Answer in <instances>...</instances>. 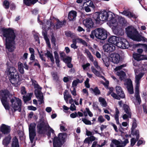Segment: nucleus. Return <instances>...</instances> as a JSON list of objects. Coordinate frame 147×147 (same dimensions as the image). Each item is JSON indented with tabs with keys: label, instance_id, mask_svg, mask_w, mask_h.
<instances>
[{
	"label": "nucleus",
	"instance_id": "13",
	"mask_svg": "<svg viewBox=\"0 0 147 147\" xmlns=\"http://www.w3.org/2000/svg\"><path fill=\"white\" fill-rule=\"evenodd\" d=\"M6 72L9 77H13L15 76L18 74L15 68L12 66H7Z\"/></svg>",
	"mask_w": 147,
	"mask_h": 147
},
{
	"label": "nucleus",
	"instance_id": "53",
	"mask_svg": "<svg viewBox=\"0 0 147 147\" xmlns=\"http://www.w3.org/2000/svg\"><path fill=\"white\" fill-rule=\"evenodd\" d=\"M65 124L63 123V124L60 125V129L61 131H65L67 129L65 127Z\"/></svg>",
	"mask_w": 147,
	"mask_h": 147
},
{
	"label": "nucleus",
	"instance_id": "17",
	"mask_svg": "<svg viewBox=\"0 0 147 147\" xmlns=\"http://www.w3.org/2000/svg\"><path fill=\"white\" fill-rule=\"evenodd\" d=\"M125 84L127 85V88L130 94L134 93L133 87L132 82L130 79H127L125 80Z\"/></svg>",
	"mask_w": 147,
	"mask_h": 147
},
{
	"label": "nucleus",
	"instance_id": "6",
	"mask_svg": "<svg viewBox=\"0 0 147 147\" xmlns=\"http://www.w3.org/2000/svg\"><path fill=\"white\" fill-rule=\"evenodd\" d=\"M108 12L103 11L100 12H96L93 15V18L97 24H99L100 21L107 20Z\"/></svg>",
	"mask_w": 147,
	"mask_h": 147
},
{
	"label": "nucleus",
	"instance_id": "54",
	"mask_svg": "<svg viewBox=\"0 0 147 147\" xmlns=\"http://www.w3.org/2000/svg\"><path fill=\"white\" fill-rule=\"evenodd\" d=\"M111 96L117 100L120 99V98H121L119 95L118 96L116 94L113 92L112 93Z\"/></svg>",
	"mask_w": 147,
	"mask_h": 147
},
{
	"label": "nucleus",
	"instance_id": "24",
	"mask_svg": "<svg viewBox=\"0 0 147 147\" xmlns=\"http://www.w3.org/2000/svg\"><path fill=\"white\" fill-rule=\"evenodd\" d=\"M133 57L134 59L137 61L142 60H147V57L143 55H141L137 53H135L133 54Z\"/></svg>",
	"mask_w": 147,
	"mask_h": 147
},
{
	"label": "nucleus",
	"instance_id": "52",
	"mask_svg": "<svg viewBox=\"0 0 147 147\" xmlns=\"http://www.w3.org/2000/svg\"><path fill=\"white\" fill-rule=\"evenodd\" d=\"M131 113H126L124 114L122 117L124 120L127 119L128 118H131Z\"/></svg>",
	"mask_w": 147,
	"mask_h": 147
},
{
	"label": "nucleus",
	"instance_id": "60",
	"mask_svg": "<svg viewBox=\"0 0 147 147\" xmlns=\"http://www.w3.org/2000/svg\"><path fill=\"white\" fill-rule=\"evenodd\" d=\"M59 55L60 57L61 58V59L63 60V59L65 58L66 57L65 53L63 52H60L59 53Z\"/></svg>",
	"mask_w": 147,
	"mask_h": 147
},
{
	"label": "nucleus",
	"instance_id": "56",
	"mask_svg": "<svg viewBox=\"0 0 147 147\" xmlns=\"http://www.w3.org/2000/svg\"><path fill=\"white\" fill-rule=\"evenodd\" d=\"M9 3L8 1L7 0H5L3 2V5L5 8L6 9H8L9 7Z\"/></svg>",
	"mask_w": 147,
	"mask_h": 147
},
{
	"label": "nucleus",
	"instance_id": "40",
	"mask_svg": "<svg viewBox=\"0 0 147 147\" xmlns=\"http://www.w3.org/2000/svg\"><path fill=\"white\" fill-rule=\"evenodd\" d=\"M32 94V93H30L28 94L26 96H24L23 98L24 101L26 102L30 100Z\"/></svg>",
	"mask_w": 147,
	"mask_h": 147
},
{
	"label": "nucleus",
	"instance_id": "20",
	"mask_svg": "<svg viewBox=\"0 0 147 147\" xmlns=\"http://www.w3.org/2000/svg\"><path fill=\"white\" fill-rule=\"evenodd\" d=\"M121 37H118L115 36H113L110 37L108 39V42L117 46V44L119 42V40Z\"/></svg>",
	"mask_w": 147,
	"mask_h": 147
},
{
	"label": "nucleus",
	"instance_id": "37",
	"mask_svg": "<svg viewBox=\"0 0 147 147\" xmlns=\"http://www.w3.org/2000/svg\"><path fill=\"white\" fill-rule=\"evenodd\" d=\"M67 90H65L64 93L63 95L64 100H65L66 102L67 103L68 99L71 98V96L70 94H67Z\"/></svg>",
	"mask_w": 147,
	"mask_h": 147
},
{
	"label": "nucleus",
	"instance_id": "25",
	"mask_svg": "<svg viewBox=\"0 0 147 147\" xmlns=\"http://www.w3.org/2000/svg\"><path fill=\"white\" fill-rule=\"evenodd\" d=\"M117 93L122 98L125 97V95L121 87L119 86H117L115 87Z\"/></svg>",
	"mask_w": 147,
	"mask_h": 147
},
{
	"label": "nucleus",
	"instance_id": "14",
	"mask_svg": "<svg viewBox=\"0 0 147 147\" xmlns=\"http://www.w3.org/2000/svg\"><path fill=\"white\" fill-rule=\"evenodd\" d=\"M83 6H84L85 10L86 12H89L91 10L89 7L90 6L94 8V5H93L92 2L90 0H84L83 1Z\"/></svg>",
	"mask_w": 147,
	"mask_h": 147
},
{
	"label": "nucleus",
	"instance_id": "46",
	"mask_svg": "<svg viewBox=\"0 0 147 147\" xmlns=\"http://www.w3.org/2000/svg\"><path fill=\"white\" fill-rule=\"evenodd\" d=\"M63 62L66 63H71V58L70 57L66 56V57L63 59Z\"/></svg>",
	"mask_w": 147,
	"mask_h": 147
},
{
	"label": "nucleus",
	"instance_id": "45",
	"mask_svg": "<svg viewBox=\"0 0 147 147\" xmlns=\"http://www.w3.org/2000/svg\"><path fill=\"white\" fill-rule=\"evenodd\" d=\"M80 80L79 79H77L76 80H74L72 83V87L74 88H76V86L79 83H80Z\"/></svg>",
	"mask_w": 147,
	"mask_h": 147
},
{
	"label": "nucleus",
	"instance_id": "47",
	"mask_svg": "<svg viewBox=\"0 0 147 147\" xmlns=\"http://www.w3.org/2000/svg\"><path fill=\"white\" fill-rule=\"evenodd\" d=\"M82 121L86 124L88 125H91L92 123L90 121L86 118H82Z\"/></svg>",
	"mask_w": 147,
	"mask_h": 147
},
{
	"label": "nucleus",
	"instance_id": "28",
	"mask_svg": "<svg viewBox=\"0 0 147 147\" xmlns=\"http://www.w3.org/2000/svg\"><path fill=\"white\" fill-rule=\"evenodd\" d=\"M116 74L119 77V78L121 80H123L126 77L125 73L122 71H118Z\"/></svg>",
	"mask_w": 147,
	"mask_h": 147
},
{
	"label": "nucleus",
	"instance_id": "58",
	"mask_svg": "<svg viewBox=\"0 0 147 147\" xmlns=\"http://www.w3.org/2000/svg\"><path fill=\"white\" fill-rule=\"evenodd\" d=\"M89 79L88 78H87L86 79V80L84 82L86 87L88 88H89L90 87V85L89 83Z\"/></svg>",
	"mask_w": 147,
	"mask_h": 147
},
{
	"label": "nucleus",
	"instance_id": "48",
	"mask_svg": "<svg viewBox=\"0 0 147 147\" xmlns=\"http://www.w3.org/2000/svg\"><path fill=\"white\" fill-rule=\"evenodd\" d=\"M129 143V141L128 139H126L122 143V145H119L117 146L116 147H124L126 144Z\"/></svg>",
	"mask_w": 147,
	"mask_h": 147
},
{
	"label": "nucleus",
	"instance_id": "55",
	"mask_svg": "<svg viewBox=\"0 0 147 147\" xmlns=\"http://www.w3.org/2000/svg\"><path fill=\"white\" fill-rule=\"evenodd\" d=\"M76 40L77 42H81L84 45H86V41L83 40L82 39L80 38H77L76 39Z\"/></svg>",
	"mask_w": 147,
	"mask_h": 147
},
{
	"label": "nucleus",
	"instance_id": "64",
	"mask_svg": "<svg viewBox=\"0 0 147 147\" xmlns=\"http://www.w3.org/2000/svg\"><path fill=\"white\" fill-rule=\"evenodd\" d=\"M28 109L29 110L35 111L36 110V108L32 106L28 107Z\"/></svg>",
	"mask_w": 147,
	"mask_h": 147
},
{
	"label": "nucleus",
	"instance_id": "12",
	"mask_svg": "<svg viewBox=\"0 0 147 147\" xmlns=\"http://www.w3.org/2000/svg\"><path fill=\"white\" fill-rule=\"evenodd\" d=\"M117 46L121 49H125L128 48L130 46L129 43L125 39L121 37Z\"/></svg>",
	"mask_w": 147,
	"mask_h": 147
},
{
	"label": "nucleus",
	"instance_id": "22",
	"mask_svg": "<svg viewBox=\"0 0 147 147\" xmlns=\"http://www.w3.org/2000/svg\"><path fill=\"white\" fill-rule=\"evenodd\" d=\"M40 89H36L35 91V94L36 98L38 99V101H40V104L42 103L43 101V96L42 93L39 90Z\"/></svg>",
	"mask_w": 147,
	"mask_h": 147
},
{
	"label": "nucleus",
	"instance_id": "43",
	"mask_svg": "<svg viewBox=\"0 0 147 147\" xmlns=\"http://www.w3.org/2000/svg\"><path fill=\"white\" fill-rule=\"evenodd\" d=\"M52 76L54 80H58L59 78V76L57 72H53L51 73Z\"/></svg>",
	"mask_w": 147,
	"mask_h": 147
},
{
	"label": "nucleus",
	"instance_id": "4",
	"mask_svg": "<svg viewBox=\"0 0 147 147\" xmlns=\"http://www.w3.org/2000/svg\"><path fill=\"white\" fill-rule=\"evenodd\" d=\"M38 131L40 134H43L46 131L47 129L53 134H54V131L49 125L46 121H40L37 125Z\"/></svg>",
	"mask_w": 147,
	"mask_h": 147
},
{
	"label": "nucleus",
	"instance_id": "34",
	"mask_svg": "<svg viewBox=\"0 0 147 147\" xmlns=\"http://www.w3.org/2000/svg\"><path fill=\"white\" fill-rule=\"evenodd\" d=\"M18 69L19 71L22 74L24 73L23 64L21 62H19L18 63Z\"/></svg>",
	"mask_w": 147,
	"mask_h": 147
},
{
	"label": "nucleus",
	"instance_id": "19",
	"mask_svg": "<svg viewBox=\"0 0 147 147\" xmlns=\"http://www.w3.org/2000/svg\"><path fill=\"white\" fill-rule=\"evenodd\" d=\"M91 69L92 72L96 76L100 77L102 79H104L105 82L103 83V84L106 86H108L109 84V81L107 80L105 78L102 76H101L100 72L97 71L96 70L94 67L92 66L91 67Z\"/></svg>",
	"mask_w": 147,
	"mask_h": 147
},
{
	"label": "nucleus",
	"instance_id": "1",
	"mask_svg": "<svg viewBox=\"0 0 147 147\" xmlns=\"http://www.w3.org/2000/svg\"><path fill=\"white\" fill-rule=\"evenodd\" d=\"M3 36L5 38L6 47L10 52L14 51L15 49V39L16 37L13 30L10 28L3 30Z\"/></svg>",
	"mask_w": 147,
	"mask_h": 147
},
{
	"label": "nucleus",
	"instance_id": "39",
	"mask_svg": "<svg viewBox=\"0 0 147 147\" xmlns=\"http://www.w3.org/2000/svg\"><path fill=\"white\" fill-rule=\"evenodd\" d=\"M57 24L56 25L57 29L61 27L64 24L63 22H60L58 19H56Z\"/></svg>",
	"mask_w": 147,
	"mask_h": 147
},
{
	"label": "nucleus",
	"instance_id": "44",
	"mask_svg": "<svg viewBox=\"0 0 147 147\" xmlns=\"http://www.w3.org/2000/svg\"><path fill=\"white\" fill-rule=\"evenodd\" d=\"M123 108L126 113H131L129 107L126 105H124Z\"/></svg>",
	"mask_w": 147,
	"mask_h": 147
},
{
	"label": "nucleus",
	"instance_id": "38",
	"mask_svg": "<svg viewBox=\"0 0 147 147\" xmlns=\"http://www.w3.org/2000/svg\"><path fill=\"white\" fill-rule=\"evenodd\" d=\"M120 13L128 17H133V14L131 13L130 12L127 11H124L123 12H121Z\"/></svg>",
	"mask_w": 147,
	"mask_h": 147
},
{
	"label": "nucleus",
	"instance_id": "26",
	"mask_svg": "<svg viewBox=\"0 0 147 147\" xmlns=\"http://www.w3.org/2000/svg\"><path fill=\"white\" fill-rule=\"evenodd\" d=\"M77 16L76 12L74 11H70L68 14V19L70 21H73L76 19Z\"/></svg>",
	"mask_w": 147,
	"mask_h": 147
},
{
	"label": "nucleus",
	"instance_id": "59",
	"mask_svg": "<svg viewBox=\"0 0 147 147\" xmlns=\"http://www.w3.org/2000/svg\"><path fill=\"white\" fill-rule=\"evenodd\" d=\"M70 110L71 111H74L76 109V107L75 105L73 104H71L69 108Z\"/></svg>",
	"mask_w": 147,
	"mask_h": 147
},
{
	"label": "nucleus",
	"instance_id": "50",
	"mask_svg": "<svg viewBox=\"0 0 147 147\" xmlns=\"http://www.w3.org/2000/svg\"><path fill=\"white\" fill-rule=\"evenodd\" d=\"M98 120L99 123H102L105 122V120L102 115H100L98 117Z\"/></svg>",
	"mask_w": 147,
	"mask_h": 147
},
{
	"label": "nucleus",
	"instance_id": "5",
	"mask_svg": "<svg viewBox=\"0 0 147 147\" xmlns=\"http://www.w3.org/2000/svg\"><path fill=\"white\" fill-rule=\"evenodd\" d=\"M9 92L6 90L0 91V98L1 102L5 109L9 110V106L7 101V98L9 97Z\"/></svg>",
	"mask_w": 147,
	"mask_h": 147
},
{
	"label": "nucleus",
	"instance_id": "31",
	"mask_svg": "<svg viewBox=\"0 0 147 147\" xmlns=\"http://www.w3.org/2000/svg\"><path fill=\"white\" fill-rule=\"evenodd\" d=\"M45 55L48 58H50L52 62L53 63L54 62V59L52 53L47 51V53L45 54Z\"/></svg>",
	"mask_w": 147,
	"mask_h": 147
},
{
	"label": "nucleus",
	"instance_id": "29",
	"mask_svg": "<svg viewBox=\"0 0 147 147\" xmlns=\"http://www.w3.org/2000/svg\"><path fill=\"white\" fill-rule=\"evenodd\" d=\"M119 112L118 109L116 108H115V111L114 115V118L116 121V123L117 124L119 125L120 124L119 121Z\"/></svg>",
	"mask_w": 147,
	"mask_h": 147
},
{
	"label": "nucleus",
	"instance_id": "35",
	"mask_svg": "<svg viewBox=\"0 0 147 147\" xmlns=\"http://www.w3.org/2000/svg\"><path fill=\"white\" fill-rule=\"evenodd\" d=\"M12 147H19L18 140L16 137H14L12 140Z\"/></svg>",
	"mask_w": 147,
	"mask_h": 147
},
{
	"label": "nucleus",
	"instance_id": "61",
	"mask_svg": "<svg viewBox=\"0 0 147 147\" xmlns=\"http://www.w3.org/2000/svg\"><path fill=\"white\" fill-rule=\"evenodd\" d=\"M21 94L23 95L26 94V92L25 90V88L24 87H22L21 88Z\"/></svg>",
	"mask_w": 147,
	"mask_h": 147
},
{
	"label": "nucleus",
	"instance_id": "42",
	"mask_svg": "<svg viewBox=\"0 0 147 147\" xmlns=\"http://www.w3.org/2000/svg\"><path fill=\"white\" fill-rule=\"evenodd\" d=\"M85 53L87 54L89 59L92 61H94V59L92 56L89 51L88 50H85Z\"/></svg>",
	"mask_w": 147,
	"mask_h": 147
},
{
	"label": "nucleus",
	"instance_id": "49",
	"mask_svg": "<svg viewBox=\"0 0 147 147\" xmlns=\"http://www.w3.org/2000/svg\"><path fill=\"white\" fill-rule=\"evenodd\" d=\"M32 84L34 86L35 88H36L37 89H41V88L39 86L38 84L36 83V82L34 80H32Z\"/></svg>",
	"mask_w": 147,
	"mask_h": 147
},
{
	"label": "nucleus",
	"instance_id": "33",
	"mask_svg": "<svg viewBox=\"0 0 147 147\" xmlns=\"http://www.w3.org/2000/svg\"><path fill=\"white\" fill-rule=\"evenodd\" d=\"M44 24L45 25L44 26V25H43L42 28H44L45 30H49L52 25L50 20L47 21L46 24Z\"/></svg>",
	"mask_w": 147,
	"mask_h": 147
},
{
	"label": "nucleus",
	"instance_id": "62",
	"mask_svg": "<svg viewBox=\"0 0 147 147\" xmlns=\"http://www.w3.org/2000/svg\"><path fill=\"white\" fill-rule=\"evenodd\" d=\"M86 111L88 114L89 116L90 117H92L93 115L92 113L90 111L88 108L86 109Z\"/></svg>",
	"mask_w": 147,
	"mask_h": 147
},
{
	"label": "nucleus",
	"instance_id": "15",
	"mask_svg": "<svg viewBox=\"0 0 147 147\" xmlns=\"http://www.w3.org/2000/svg\"><path fill=\"white\" fill-rule=\"evenodd\" d=\"M11 131V128L9 125L2 124L0 126V131L4 134H9Z\"/></svg>",
	"mask_w": 147,
	"mask_h": 147
},
{
	"label": "nucleus",
	"instance_id": "41",
	"mask_svg": "<svg viewBox=\"0 0 147 147\" xmlns=\"http://www.w3.org/2000/svg\"><path fill=\"white\" fill-rule=\"evenodd\" d=\"M85 53L87 54L89 59L92 61H94V59L92 56L89 51L88 50H85Z\"/></svg>",
	"mask_w": 147,
	"mask_h": 147
},
{
	"label": "nucleus",
	"instance_id": "10",
	"mask_svg": "<svg viewBox=\"0 0 147 147\" xmlns=\"http://www.w3.org/2000/svg\"><path fill=\"white\" fill-rule=\"evenodd\" d=\"M36 124L35 123H31L29 126V137L32 143H33V140L36 136Z\"/></svg>",
	"mask_w": 147,
	"mask_h": 147
},
{
	"label": "nucleus",
	"instance_id": "51",
	"mask_svg": "<svg viewBox=\"0 0 147 147\" xmlns=\"http://www.w3.org/2000/svg\"><path fill=\"white\" fill-rule=\"evenodd\" d=\"M92 90L95 95H98L100 94V91L97 87H96L94 89H92Z\"/></svg>",
	"mask_w": 147,
	"mask_h": 147
},
{
	"label": "nucleus",
	"instance_id": "16",
	"mask_svg": "<svg viewBox=\"0 0 147 147\" xmlns=\"http://www.w3.org/2000/svg\"><path fill=\"white\" fill-rule=\"evenodd\" d=\"M109 59L114 63L117 64L119 62L120 56L117 53H113L110 55Z\"/></svg>",
	"mask_w": 147,
	"mask_h": 147
},
{
	"label": "nucleus",
	"instance_id": "8",
	"mask_svg": "<svg viewBox=\"0 0 147 147\" xmlns=\"http://www.w3.org/2000/svg\"><path fill=\"white\" fill-rule=\"evenodd\" d=\"M10 102L11 107L14 111H21L22 102L18 98L14 97L11 99Z\"/></svg>",
	"mask_w": 147,
	"mask_h": 147
},
{
	"label": "nucleus",
	"instance_id": "57",
	"mask_svg": "<svg viewBox=\"0 0 147 147\" xmlns=\"http://www.w3.org/2000/svg\"><path fill=\"white\" fill-rule=\"evenodd\" d=\"M54 57L55 59V61L57 60V61L58 60H59V55L57 52L56 51H55L54 52Z\"/></svg>",
	"mask_w": 147,
	"mask_h": 147
},
{
	"label": "nucleus",
	"instance_id": "36",
	"mask_svg": "<svg viewBox=\"0 0 147 147\" xmlns=\"http://www.w3.org/2000/svg\"><path fill=\"white\" fill-rule=\"evenodd\" d=\"M99 101L102 106L103 107H106L107 106V103L104 98L100 97L99 98Z\"/></svg>",
	"mask_w": 147,
	"mask_h": 147
},
{
	"label": "nucleus",
	"instance_id": "9",
	"mask_svg": "<svg viewBox=\"0 0 147 147\" xmlns=\"http://www.w3.org/2000/svg\"><path fill=\"white\" fill-rule=\"evenodd\" d=\"M95 34L96 38L102 40H104L107 37V31L103 28H98L95 29Z\"/></svg>",
	"mask_w": 147,
	"mask_h": 147
},
{
	"label": "nucleus",
	"instance_id": "32",
	"mask_svg": "<svg viewBox=\"0 0 147 147\" xmlns=\"http://www.w3.org/2000/svg\"><path fill=\"white\" fill-rule=\"evenodd\" d=\"M11 138L10 135L6 137L3 141V144L5 145H7L10 142Z\"/></svg>",
	"mask_w": 147,
	"mask_h": 147
},
{
	"label": "nucleus",
	"instance_id": "11",
	"mask_svg": "<svg viewBox=\"0 0 147 147\" xmlns=\"http://www.w3.org/2000/svg\"><path fill=\"white\" fill-rule=\"evenodd\" d=\"M107 20L110 21L111 24H112L115 27L114 30L116 31L117 23L116 19L115 18V15L114 13L111 12H108Z\"/></svg>",
	"mask_w": 147,
	"mask_h": 147
},
{
	"label": "nucleus",
	"instance_id": "3",
	"mask_svg": "<svg viewBox=\"0 0 147 147\" xmlns=\"http://www.w3.org/2000/svg\"><path fill=\"white\" fill-rule=\"evenodd\" d=\"M135 82L136 84L135 90V96L136 99L134 101V104L136 105H140L141 102V100L139 95V87L141 79L144 75V73H140L138 75L136 74V71L135 70Z\"/></svg>",
	"mask_w": 147,
	"mask_h": 147
},
{
	"label": "nucleus",
	"instance_id": "63",
	"mask_svg": "<svg viewBox=\"0 0 147 147\" xmlns=\"http://www.w3.org/2000/svg\"><path fill=\"white\" fill-rule=\"evenodd\" d=\"M124 66H125L124 65H121L120 66L116 67L114 69V70L116 71H117L118 70H119L121 69H122V68L124 67Z\"/></svg>",
	"mask_w": 147,
	"mask_h": 147
},
{
	"label": "nucleus",
	"instance_id": "23",
	"mask_svg": "<svg viewBox=\"0 0 147 147\" xmlns=\"http://www.w3.org/2000/svg\"><path fill=\"white\" fill-rule=\"evenodd\" d=\"M11 82L15 86H17L19 82L18 74L13 77H10Z\"/></svg>",
	"mask_w": 147,
	"mask_h": 147
},
{
	"label": "nucleus",
	"instance_id": "30",
	"mask_svg": "<svg viewBox=\"0 0 147 147\" xmlns=\"http://www.w3.org/2000/svg\"><path fill=\"white\" fill-rule=\"evenodd\" d=\"M123 142L121 143L119 141L115 139L113 140L111 142L110 144V147H114V145L117 146L120 144H122Z\"/></svg>",
	"mask_w": 147,
	"mask_h": 147
},
{
	"label": "nucleus",
	"instance_id": "18",
	"mask_svg": "<svg viewBox=\"0 0 147 147\" xmlns=\"http://www.w3.org/2000/svg\"><path fill=\"white\" fill-rule=\"evenodd\" d=\"M103 47L104 51L107 52H112L115 50V46L110 43L104 45Z\"/></svg>",
	"mask_w": 147,
	"mask_h": 147
},
{
	"label": "nucleus",
	"instance_id": "2",
	"mask_svg": "<svg viewBox=\"0 0 147 147\" xmlns=\"http://www.w3.org/2000/svg\"><path fill=\"white\" fill-rule=\"evenodd\" d=\"M126 32L127 36L132 40L144 42L147 41V39L144 37L140 35L136 29L132 26L128 27L126 28Z\"/></svg>",
	"mask_w": 147,
	"mask_h": 147
},
{
	"label": "nucleus",
	"instance_id": "21",
	"mask_svg": "<svg viewBox=\"0 0 147 147\" xmlns=\"http://www.w3.org/2000/svg\"><path fill=\"white\" fill-rule=\"evenodd\" d=\"M83 24L86 27L88 28H92L94 24L92 20L89 18L84 20L83 21Z\"/></svg>",
	"mask_w": 147,
	"mask_h": 147
},
{
	"label": "nucleus",
	"instance_id": "7",
	"mask_svg": "<svg viewBox=\"0 0 147 147\" xmlns=\"http://www.w3.org/2000/svg\"><path fill=\"white\" fill-rule=\"evenodd\" d=\"M66 137V134L64 133H59L58 137H55L53 140V147H61L62 142Z\"/></svg>",
	"mask_w": 147,
	"mask_h": 147
},
{
	"label": "nucleus",
	"instance_id": "27",
	"mask_svg": "<svg viewBox=\"0 0 147 147\" xmlns=\"http://www.w3.org/2000/svg\"><path fill=\"white\" fill-rule=\"evenodd\" d=\"M135 135L136 136V139H135L134 138H132L131 140V146H134L136 142V141L139 139V132L138 131H136Z\"/></svg>",
	"mask_w": 147,
	"mask_h": 147
}]
</instances>
